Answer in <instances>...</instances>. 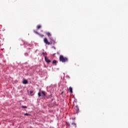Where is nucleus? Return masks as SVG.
Listing matches in <instances>:
<instances>
[{
  "label": "nucleus",
  "mask_w": 128,
  "mask_h": 128,
  "mask_svg": "<svg viewBox=\"0 0 128 128\" xmlns=\"http://www.w3.org/2000/svg\"><path fill=\"white\" fill-rule=\"evenodd\" d=\"M66 124H67V126H71V127H72V126H70V124L66 122Z\"/></svg>",
  "instance_id": "nucleus-16"
},
{
  "label": "nucleus",
  "mask_w": 128,
  "mask_h": 128,
  "mask_svg": "<svg viewBox=\"0 0 128 128\" xmlns=\"http://www.w3.org/2000/svg\"><path fill=\"white\" fill-rule=\"evenodd\" d=\"M22 84H28V80L24 79L22 81Z\"/></svg>",
  "instance_id": "nucleus-8"
},
{
  "label": "nucleus",
  "mask_w": 128,
  "mask_h": 128,
  "mask_svg": "<svg viewBox=\"0 0 128 128\" xmlns=\"http://www.w3.org/2000/svg\"><path fill=\"white\" fill-rule=\"evenodd\" d=\"M71 128H76V124L74 123V122H72Z\"/></svg>",
  "instance_id": "nucleus-7"
},
{
  "label": "nucleus",
  "mask_w": 128,
  "mask_h": 128,
  "mask_svg": "<svg viewBox=\"0 0 128 128\" xmlns=\"http://www.w3.org/2000/svg\"><path fill=\"white\" fill-rule=\"evenodd\" d=\"M24 116H31L30 114H28V113L24 114Z\"/></svg>",
  "instance_id": "nucleus-14"
},
{
  "label": "nucleus",
  "mask_w": 128,
  "mask_h": 128,
  "mask_svg": "<svg viewBox=\"0 0 128 128\" xmlns=\"http://www.w3.org/2000/svg\"><path fill=\"white\" fill-rule=\"evenodd\" d=\"M44 42L46 44H48V46H50V44L54 45V44H56V40L52 38H50V41L49 42L46 38H44Z\"/></svg>",
  "instance_id": "nucleus-1"
},
{
  "label": "nucleus",
  "mask_w": 128,
  "mask_h": 128,
  "mask_svg": "<svg viewBox=\"0 0 128 128\" xmlns=\"http://www.w3.org/2000/svg\"><path fill=\"white\" fill-rule=\"evenodd\" d=\"M59 60L61 62H68V59L66 57L62 55H60L59 57Z\"/></svg>",
  "instance_id": "nucleus-2"
},
{
  "label": "nucleus",
  "mask_w": 128,
  "mask_h": 128,
  "mask_svg": "<svg viewBox=\"0 0 128 128\" xmlns=\"http://www.w3.org/2000/svg\"><path fill=\"white\" fill-rule=\"evenodd\" d=\"M42 28V26H40V25H38L36 26L37 30H40V28Z\"/></svg>",
  "instance_id": "nucleus-10"
},
{
  "label": "nucleus",
  "mask_w": 128,
  "mask_h": 128,
  "mask_svg": "<svg viewBox=\"0 0 128 128\" xmlns=\"http://www.w3.org/2000/svg\"><path fill=\"white\" fill-rule=\"evenodd\" d=\"M55 54H56V53L54 54H53V56H54Z\"/></svg>",
  "instance_id": "nucleus-22"
},
{
  "label": "nucleus",
  "mask_w": 128,
  "mask_h": 128,
  "mask_svg": "<svg viewBox=\"0 0 128 128\" xmlns=\"http://www.w3.org/2000/svg\"><path fill=\"white\" fill-rule=\"evenodd\" d=\"M44 60H45L46 62H47V64H50V59H48V56H45Z\"/></svg>",
  "instance_id": "nucleus-5"
},
{
  "label": "nucleus",
  "mask_w": 128,
  "mask_h": 128,
  "mask_svg": "<svg viewBox=\"0 0 128 128\" xmlns=\"http://www.w3.org/2000/svg\"><path fill=\"white\" fill-rule=\"evenodd\" d=\"M46 92L44 91H42V92H38V96L39 98H40V96H43V98H44V96H46Z\"/></svg>",
  "instance_id": "nucleus-3"
},
{
  "label": "nucleus",
  "mask_w": 128,
  "mask_h": 128,
  "mask_svg": "<svg viewBox=\"0 0 128 128\" xmlns=\"http://www.w3.org/2000/svg\"><path fill=\"white\" fill-rule=\"evenodd\" d=\"M48 98H52V94L48 96Z\"/></svg>",
  "instance_id": "nucleus-17"
},
{
  "label": "nucleus",
  "mask_w": 128,
  "mask_h": 128,
  "mask_svg": "<svg viewBox=\"0 0 128 128\" xmlns=\"http://www.w3.org/2000/svg\"><path fill=\"white\" fill-rule=\"evenodd\" d=\"M22 108H27V106H22Z\"/></svg>",
  "instance_id": "nucleus-15"
},
{
  "label": "nucleus",
  "mask_w": 128,
  "mask_h": 128,
  "mask_svg": "<svg viewBox=\"0 0 128 128\" xmlns=\"http://www.w3.org/2000/svg\"><path fill=\"white\" fill-rule=\"evenodd\" d=\"M42 56H46V53H44V52H42Z\"/></svg>",
  "instance_id": "nucleus-18"
},
{
  "label": "nucleus",
  "mask_w": 128,
  "mask_h": 128,
  "mask_svg": "<svg viewBox=\"0 0 128 128\" xmlns=\"http://www.w3.org/2000/svg\"><path fill=\"white\" fill-rule=\"evenodd\" d=\"M72 120H76V117L72 118Z\"/></svg>",
  "instance_id": "nucleus-19"
},
{
  "label": "nucleus",
  "mask_w": 128,
  "mask_h": 128,
  "mask_svg": "<svg viewBox=\"0 0 128 128\" xmlns=\"http://www.w3.org/2000/svg\"><path fill=\"white\" fill-rule=\"evenodd\" d=\"M80 112V109L78 108V106H75L74 109V114H76Z\"/></svg>",
  "instance_id": "nucleus-4"
},
{
  "label": "nucleus",
  "mask_w": 128,
  "mask_h": 128,
  "mask_svg": "<svg viewBox=\"0 0 128 128\" xmlns=\"http://www.w3.org/2000/svg\"><path fill=\"white\" fill-rule=\"evenodd\" d=\"M52 48H54V50H56V47L53 46Z\"/></svg>",
  "instance_id": "nucleus-21"
},
{
  "label": "nucleus",
  "mask_w": 128,
  "mask_h": 128,
  "mask_svg": "<svg viewBox=\"0 0 128 128\" xmlns=\"http://www.w3.org/2000/svg\"><path fill=\"white\" fill-rule=\"evenodd\" d=\"M34 91L33 90H32L30 92V94H31V96H34Z\"/></svg>",
  "instance_id": "nucleus-13"
},
{
  "label": "nucleus",
  "mask_w": 128,
  "mask_h": 128,
  "mask_svg": "<svg viewBox=\"0 0 128 128\" xmlns=\"http://www.w3.org/2000/svg\"><path fill=\"white\" fill-rule=\"evenodd\" d=\"M64 94V91H62V92L60 93V94Z\"/></svg>",
  "instance_id": "nucleus-20"
},
{
  "label": "nucleus",
  "mask_w": 128,
  "mask_h": 128,
  "mask_svg": "<svg viewBox=\"0 0 128 128\" xmlns=\"http://www.w3.org/2000/svg\"><path fill=\"white\" fill-rule=\"evenodd\" d=\"M69 92H70L71 94L72 93V87L69 88Z\"/></svg>",
  "instance_id": "nucleus-9"
},
{
  "label": "nucleus",
  "mask_w": 128,
  "mask_h": 128,
  "mask_svg": "<svg viewBox=\"0 0 128 128\" xmlns=\"http://www.w3.org/2000/svg\"><path fill=\"white\" fill-rule=\"evenodd\" d=\"M34 32L36 34H38V36H40V38H44V36L43 34H40L39 33H38V31H36V30H34Z\"/></svg>",
  "instance_id": "nucleus-6"
},
{
  "label": "nucleus",
  "mask_w": 128,
  "mask_h": 128,
  "mask_svg": "<svg viewBox=\"0 0 128 128\" xmlns=\"http://www.w3.org/2000/svg\"><path fill=\"white\" fill-rule=\"evenodd\" d=\"M46 34L48 36H51L52 34L50 33V32H47Z\"/></svg>",
  "instance_id": "nucleus-11"
},
{
  "label": "nucleus",
  "mask_w": 128,
  "mask_h": 128,
  "mask_svg": "<svg viewBox=\"0 0 128 128\" xmlns=\"http://www.w3.org/2000/svg\"><path fill=\"white\" fill-rule=\"evenodd\" d=\"M56 62H56V60H54L52 61V64H56Z\"/></svg>",
  "instance_id": "nucleus-12"
}]
</instances>
